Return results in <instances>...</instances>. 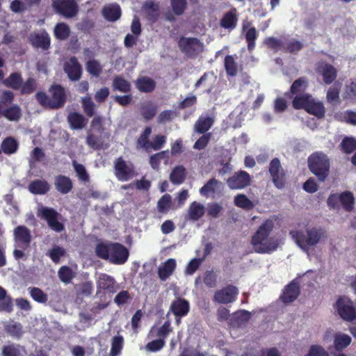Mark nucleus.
I'll return each mask as SVG.
<instances>
[{
	"instance_id": "12",
	"label": "nucleus",
	"mask_w": 356,
	"mask_h": 356,
	"mask_svg": "<svg viewBox=\"0 0 356 356\" xmlns=\"http://www.w3.org/2000/svg\"><path fill=\"white\" fill-rule=\"evenodd\" d=\"M251 177L244 170L236 172L232 177L227 179V184L230 189H243L250 184Z\"/></svg>"
},
{
	"instance_id": "19",
	"label": "nucleus",
	"mask_w": 356,
	"mask_h": 356,
	"mask_svg": "<svg viewBox=\"0 0 356 356\" xmlns=\"http://www.w3.org/2000/svg\"><path fill=\"white\" fill-rule=\"evenodd\" d=\"M15 241L17 246L26 250L30 246L31 241V231L23 225L17 226L14 231Z\"/></svg>"
},
{
	"instance_id": "17",
	"label": "nucleus",
	"mask_w": 356,
	"mask_h": 356,
	"mask_svg": "<svg viewBox=\"0 0 356 356\" xmlns=\"http://www.w3.org/2000/svg\"><path fill=\"white\" fill-rule=\"evenodd\" d=\"M51 94V109H58L64 106L67 97L65 88L59 84H53L49 90Z\"/></svg>"
},
{
	"instance_id": "30",
	"label": "nucleus",
	"mask_w": 356,
	"mask_h": 356,
	"mask_svg": "<svg viewBox=\"0 0 356 356\" xmlns=\"http://www.w3.org/2000/svg\"><path fill=\"white\" fill-rule=\"evenodd\" d=\"M204 207L201 203L193 202L188 209V218L193 221H197L201 218L204 214Z\"/></svg>"
},
{
	"instance_id": "13",
	"label": "nucleus",
	"mask_w": 356,
	"mask_h": 356,
	"mask_svg": "<svg viewBox=\"0 0 356 356\" xmlns=\"http://www.w3.org/2000/svg\"><path fill=\"white\" fill-rule=\"evenodd\" d=\"M29 43L35 49L48 50L51 46V38L45 30L40 32H32L28 38Z\"/></svg>"
},
{
	"instance_id": "64",
	"label": "nucleus",
	"mask_w": 356,
	"mask_h": 356,
	"mask_svg": "<svg viewBox=\"0 0 356 356\" xmlns=\"http://www.w3.org/2000/svg\"><path fill=\"white\" fill-rule=\"evenodd\" d=\"M132 297L131 296L129 292L128 291H120L114 298V302L118 305L122 306L126 304L129 300H131Z\"/></svg>"
},
{
	"instance_id": "41",
	"label": "nucleus",
	"mask_w": 356,
	"mask_h": 356,
	"mask_svg": "<svg viewBox=\"0 0 356 356\" xmlns=\"http://www.w3.org/2000/svg\"><path fill=\"white\" fill-rule=\"evenodd\" d=\"M352 341L350 336L346 334H336L334 337V346L337 351H341L348 347Z\"/></svg>"
},
{
	"instance_id": "44",
	"label": "nucleus",
	"mask_w": 356,
	"mask_h": 356,
	"mask_svg": "<svg viewBox=\"0 0 356 356\" xmlns=\"http://www.w3.org/2000/svg\"><path fill=\"white\" fill-rule=\"evenodd\" d=\"M143 8L145 10L147 17L149 20L155 22L159 17V5L153 1H147L145 3Z\"/></svg>"
},
{
	"instance_id": "16",
	"label": "nucleus",
	"mask_w": 356,
	"mask_h": 356,
	"mask_svg": "<svg viewBox=\"0 0 356 356\" xmlns=\"http://www.w3.org/2000/svg\"><path fill=\"white\" fill-rule=\"evenodd\" d=\"M64 72L72 81H79L83 73L81 65L75 56L70 57L63 65Z\"/></svg>"
},
{
	"instance_id": "62",
	"label": "nucleus",
	"mask_w": 356,
	"mask_h": 356,
	"mask_svg": "<svg viewBox=\"0 0 356 356\" xmlns=\"http://www.w3.org/2000/svg\"><path fill=\"white\" fill-rule=\"evenodd\" d=\"M22 94H31L36 89V81L33 78H29L21 86Z\"/></svg>"
},
{
	"instance_id": "26",
	"label": "nucleus",
	"mask_w": 356,
	"mask_h": 356,
	"mask_svg": "<svg viewBox=\"0 0 356 356\" xmlns=\"http://www.w3.org/2000/svg\"><path fill=\"white\" fill-rule=\"evenodd\" d=\"M136 87L141 92L149 93L156 88V82L148 76H140L136 81Z\"/></svg>"
},
{
	"instance_id": "61",
	"label": "nucleus",
	"mask_w": 356,
	"mask_h": 356,
	"mask_svg": "<svg viewBox=\"0 0 356 356\" xmlns=\"http://www.w3.org/2000/svg\"><path fill=\"white\" fill-rule=\"evenodd\" d=\"M72 165L74 171L76 172L79 179L83 181H89V175L86 172V170L83 165L78 163L76 161H72Z\"/></svg>"
},
{
	"instance_id": "51",
	"label": "nucleus",
	"mask_w": 356,
	"mask_h": 356,
	"mask_svg": "<svg viewBox=\"0 0 356 356\" xmlns=\"http://www.w3.org/2000/svg\"><path fill=\"white\" fill-rule=\"evenodd\" d=\"M234 204L236 207L245 210L253 209V202L244 194H238L234 197Z\"/></svg>"
},
{
	"instance_id": "55",
	"label": "nucleus",
	"mask_w": 356,
	"mask_h": 356,
	"mask_svg": "<svg viewBox=\"0 0 356 356\" xmlns=\"http://www.w3.org/2000/svg\"><path fill=\"white\" fill-rule=\"evenodd\" d=\"M30 296L37 302L46 303L48 296L41 289L38 287L30 288Z\"/></svg>"
},
{
	"instance_id": "58",
	"label": "nucleus",
	"mask_w": 356,
	"mask_h": 356,
	"mask_svg": "<svg viewBox=\"0 0 356 356\" xmlns=\"http://www.w3.org/2000/svg\"><path fill=\"white\" fill-rule=\"evenodd\" d=\"M172 12L176 15H181L187 8L186 0H170Z\"/></svg>"
},
{
	"instance_id": "36",
	"label": "nucleus",
	"mask_w": 356,
	"mask_h": 356,
	"mask_svg": "<svg viewBox=\"0 0 356 356\" xmlns=\"http://www.w3.org/2000/svg\"><path fill=\"white\" fill-rule=\"evenodd\" d=\"M312 98V95L309 93H302L296 95L292 100V106L295 109H304L305 111Z\"/></svg>"
},
{
	"instance_id": "37",
	"label": "nucleus",
	"mask_w": 356,
	"mask_h": 356,
	"mask_svg": "<svg viewBox=\"0 0 356 356\" xmlns=\"http://www.w3.org/2000/svg\"><path fill=\"white\" fill-rule=\"evenodd\" d=\"M2 117L11 122H17L22 117V110L18 104H12L8 106Z\"/></svg>"
},
{
	"instance_id": "27",
	"label": "nucleus",
	"mask_w": 356,
	"mask_h": 356,
	"mask_svg": "<svg viewBox=\"0 0 356 356\" xmlns=\"http://www.w3.org/2000/svg\"><path fill=\"white\" fill-rule=\"evenodd\" d=\"M176 261L175 259H168L159 268L158 275L161 280L165 281L175 271Z\"/></svg>"
},
{
	"instance_id": "23",
	"label": "nucleus",
	"mask_w": 356,
	"mask_h": 356,
	"mask_svg": "<svg viewBox=\"0 0 356 356\" xmlns=\"http://www.w3.org/2000/svg\"><path fill=\"white\" fill-rule=\"evenodd\" d=\"M103 17L108 22H115L121 17L120 6L118 3H111L104 6L102 10Z\"/></svg>"
},
{
	"instance_id": "42",
	"label": "nucleus",
	"mask_w": 356,
	"mask_h": 356,
	"mask_svg": "<svg viewBox=\"0 0 356 356\" xmlns=\"http://www.w3.org/2000/svg\"><path fill=\"white\" fill-rule=\"evenodd\" d=\"M15 99V95L10 90H3L0 97V118H2L3 112Z\"/></svg>"
},
{
	"instance_id": "7",
	"label": "nucleus",
	"mask_w": 356,
	"mask_h": 356,
	"mask_svg": "<svg viewBox=\"0 0 356 356\" xmlns=\"http://www.w3.org/2000/svg\"><path fill=\"white\" fill-rule=\"evenodd\" d=\"M178 47L183 54L191 58H195L203 50V44L196 38L181 37Z\"/></svg>"
},
{
	"instance_id": "32",
	"label": "nucleus",
	"mask_w": 356,
	"mask_h": 356,
	"mask_svg": "<svg viewBox=\"0 0 356 356\" xmlns=\"http://www.w3.org/2000/svg\"><path fill=\"white\" fill-rule=\"evenodd\" d=\"M67 122L73 129H81L86 124L85 117L77 112H71L67 116Z\"/></svg>"
},
{
	"instance_id": "3",
	"label": "nucleus",
	"mask_w": 356,
	"mask_h": 356,
	"mask_svg": "<svg viewBox=\"0 0 356 356\" xmlns=\"http://www.w3.org/2000/svg\"><path fill=\"white\" fill-rule=\"evenodd\" d=\"M308 168L320 182L325 181L330 175V161L323 152H315L307 159Z\"/></svg>"
},
{
	"instance_id": "56",
	"label": "nucleus",
	"mask_w": 356,
	"mask_h": 356,
	"mask_svg": "<svg viewBox=\"0 0 356 356\" xmlns=\"http://www.w3.org/2000/svg\"><path fill=\"white\" fill-rule=\"evenodd\" d=\"M152 133V128L150 127H146L137 140V143L140 147L145 149H149L150 141L149 140V136Z\"/></svg>"
},
{
	"instance_id": "35",
	"label": "nucleus",
	"mask_w": 356,
	"mask_h": 356,
	"mask_svg": "<svg viewBox=\"0 0 356 356\" xmlns=\"http://www.w3.org/2000/svg\"><path fill=\"white\" fill-rule=\"evenodd\" d=\"M305 111L318 118H321L325 115V107L322 102H316L314 98L309 102Z\"/></svg>"
},
{
	"instance_id": "40",
	"label": "nucleus",
	"mask_w": 356,
	"mask_h": 356,
	"mask_svg": "<svg viewBox=\"0 0 356 356\" xmlns=\"http://www.w3.org/2000/svg\"><path fill=\"white\" fill-rule=\"evenodd\" d=\"M340 203L346 211H351L354 208L355 197L350 191H344L340 193Z\"/></svg>"
},
{
	"instance_id": "54",
	"label": "nucleus",
	"mask_w": 356,
	"mask_h": 356,
	"mask_svg": "<svg viewBox=\"0 0 356 356\" xmlns=\"http://www.w3.org/2000/svg\"><path fill=\"white\" fill-rule=\"evenodd\" d=\"M81 104H82L83 110L85 114L88 117L91 118L95 115V104L92 102L91 97H86L82 98Z\"/></svg>"
},
{
	"instance_id": "63",
	"label": "nucleus",
	"mask_w": 356,
	"mask_h": 356,
	"mask_svg": "<svg viewBox=\"0 0 356 356\" xmlns=\"http://www.w3.org/2000/svg\"><path fill=\"white\" fill-rule=\"evenodd\" d=\"M264 42L268 48L273 49L275 51L281 49L283 50L284 44L281 40L275 38V37L266 38Z\"/></svg>"
},
{
	"instance_id": "50",
	"label": "nucleus",
	"mask_w": 356,
	"mask_h": 356,
	"mask_svg": "<svg viewBox=\"0 0 356 356\" xmlns=\"http://www.w3.org/2000/svg\"><path fill=\"white\" fill-rule=\"evenodd\" d=\"M213 122L211 118H200L195 122V129L199 134H204L211 128Z\"/></svg>"
},
{
	"instance_id": "49",
	"label": "nucleus",
	"mask_w": 356,
	"mask_h": 356,
	"mask_svg": "<svg viewBox=\"0 0 356 356\" xmlns=\"http://www.w3.org/2000/svg\"><path fill=\"white\" fill-rule=\"evenodd\" d=\"M172 206V197L169 194L163 195L157 202L158 211L162 214L167 213Z\"/></svg>"
},
{
	"instance_id": "29",
	"label": "nucleus",
	"mask_w": 356,
	"mask_h": 356,
	"mask_svg": "<svg viewBox=\"0 0 356 356\" xmlns=\"http://www.w3.org/2000/svg\"><path fill=\"white\" fill-rule=\"evenodd\" d=\"M187 175L184 166L179 165L172 168L170 174V181L175 185L181 184L186 179Z\"/></svg>"
},
{
	"instance_id": "11",
	"label": "nucleus",
	"mask_w": 356,
	"mask_h": 356,
	"mask_svg": "<svg viewBox=\"0 0 356 356\" xmlns=\"http://www.w3.org/2000/svg\"><path fill=\"white\" fill-rule=\"evenodd\" d=\"M339 316L345 321H352L356 318V311L352 302L345 298H339L336 302Z\"/></svg>"
},
{
	"instance_id": "5",
	"label": "nucleus",
	"mask_w": 356,
	"mask_h": 356,
	"mask_svg": "<svg viewBox=\"0 0 356 356\" xmlns=\"http://www.w3.org/2000/svg\"><path fill=\"white\" fill-rule=\"evenodd\" d=\"M37 216L45 220L51 230L60 233L65 229L64 224L60 221L62 216L54 208L40 206L38 209Z\"/></svg>"
},
{
	"instance_id": "60",
	"label": "nucleus",
	"mask_w": 356,
	"mask_h": 356,
	"mask_svg": "<svg viewBox=\"0 0 356 356\" xmlns=\"http://www.w3.org/2000/svg\"><path fill=\"white\" fill-rule=\"evenodd\" d=\"M204 258H194L187 264L185 269V274L188 275H193L201 266Z\"/></svg>"
},
{
	"instance_id": "15",
	"label": "nucleus",
	"mask_w": 356,
	"mask_h": 356,
	"mask_svg": "<svg viewBox=\"0 0 356 356\" xmlns=\"http://www.w3.org/2000/svg\"><path fill=\"white\" fill-rule=\"evenodd\" d=\"M300 293V287L298 281L293 280L286 284L280 296V300L285 305L294 302Z\"/></svg>"
},
{
	"instance_id": "22",
	"label": "nucleus",
	"mask_w": 356,
	"mask_h": 356,
	"mask_svg": "<svg viewBox=\"0 0 356 356\" xmlns=\"http://www.w3.org/2000/svg\"><path fill=\"white\" fill-rule=\"evenodd\" d=\"M54 186L60 193L65 195L69 193L72 190L73 183L70 177L59 175L55 177Z\"/></svg>"
},
{
	"instance_id": "4",
	"label": "nucleus",
	"mask_w": 356,
	"mask_h": 356,
	"mask_svg": "<svg viewBox=\"0 0 356 356\" xmlns=\"http://www.w3.org/2000/svg\"><path fill=\"white\" fill-rule=\"evenodd\" d=\"M296 242L304 250L316 245L321 238L325 235V232L323 229L312 228L306 230V233L302 231H296L291 232Z\"/></svg>"
},
{
	"instance_id": "18",
	"label": "nucleus",
	"mask_w": 356,
	"mask_h": 356,
	"mask_svg": "<svg viewBox=\"0 0 356 356\" xmlns=\"http://www.w3.org/2000/svg\"><path fill=\"white\" fill-rule=\"evenodd\" d=\"M316 72L322 76L324 83L327 85L333 83L337 77V69L325 61H321L317 64Z\"/></svg>"
},
{
	"instance_id": "48",
	"label": "nucleus",
	"mask_w": 356,
	"mask_h": 356,
	"mask_svg": "<svg viewBox=\"0 0 356 356\" xmlns=\"http://www.w3.org/2000/svg\"><path fill=\"white\" fill-rule=\"evenodd\" d=\"M0 310L10 312L13 310L11 298L7 296L6 291L0 286Z\"/></svg>"
},
{
	"instance_id": "20",
	"label": "nucleus",
	"mask_w": 356,
	"mask_h": 356,
	"mask_svg": "<svg viewBox=\"0 0 356 356\" xmlns=\"http://www.w3.org/2000/svg\"><path fill=\"white\" fill-rule=\"evenodd\" d=\"M189 310V302L184 298H178L172 302L168 315L172 312L175 316H185L188 314Z\"/></svg>"
},
{
	"instance_id": "38",
	"label": "nucleus",
	"mask_w": 356,
	"mask_h": 356,
	"mask_svg": "<svg viewBox=\"0 0 356 356\" xmlns=\"http://www.w3.org/2000/svg\"><path fill=\"white\" fill-rule=\"evenodd\" d=\"M334 118L341 122L356 125V111L346 110L335 113Z\"/></svg>"
},
{
	"instance_id": "46",
	"label": "nucleus",
	"mask_w": 356,
	"mask_h": 356,
	"mask_svg": "<svg viewBox=\"0 0 356 356\" xmlns=\"http://www.w3.org/2000/svg\"><path fill=\"white\" fill-rule=\"evenodd\" d=\"M341 149L346 154H350L356 150V138L352 136H346L340 143Z\"/></svg>"
},
{
	"instance_id": "43",
	"label": "nucleus",
	"mask_w": 356,
	"mask_h": 356,
	"mask_svg": "<svg viewBox=\"0 0 356 356\" xmlns=\"http://www.w3.org/2000/svg\"><path fill=\"white\" fill-rule=\"evenodd\" d=\"M23 82L21 74L18 72L11 73L3 81L4 84L13 90H19Z\"/></svg>"
},
{
	"instance_id": "8",
	"label": "nucleus",
	"mask_w": 356,
	"mask_h": 356,
	"mask_svg": "<svg viewBox=\"0 0 356 356\" xmlns=\"http://www.w3.org/2000/svg\"><path fill=\"white\" fill-rule=\"evenodd\" d=\"M114 173L119 181H127L135 176V168L133 163H127L120 156L114 162Z\"/></svg>"
},
{
	"instance_id": "59",
	"label": "nucleus",
	"mask_w": 356,
	"mask_h": 356,
	"mask_svg": "<svg viewBox=\"0 0 356 356\" xmlns=\"http://www.w3.org/2000/svg\"><path fill=\"white\" fill-rule=\"evenodd\" d=\"M203 282L208 288L216 286L217 276L213 270H207L204 272Z\"/></svg>"
},
{
	"instance_id": "52",
	"label": "nucleus",
	"mask_w": 356,
	"mask_h": 356,
	"mask_svg": "<svg viewBox=\"0 0 356 356\" xmlns=\"http://www.w3.org/2000/svg\"><path fill=\"white\" fill-rule=\"evenodd\" d=\"M113 86L115 90L122 92H129L131 90L129 82L120 76L114 78Z\"/></svg>"
},
{
	"instance_id": "33",
	"label": "nucleus",
	"mask_w": 356,
	"mask_h": 356,
	"mask_svg": "<svg viewBox=\"0 0 356 356\" xmlns=\"http://www.w3.org/2000/svg\"><path fill=\"white\" fill-rule=\"evenodd\" d=\"M140 113L145 120H151L157 113V106L152 101L145 102L141 104Z\"/></svg>"
},
{
	"instance_id": "24",
	"label": "nucleus",
	"mask_w": 356,
	"mask_h": 356,
	"mask_svg": "<svg viewBox=\"0 0 356 356\" xmlns=\"http://www.w3.org/2000/svg\"><path fill=\"white\" fill-rule=\"evenodd\" d=\"M237 10L235 8L227 12L220 21V25L225 29L232 30L236 27L238 17Z\"/></svg>"
},
{
	"instance_id": "1",
	"label": "nucleus",
	"mask_w": 356,
	"mask_h": 356,
	"mask_svg": "<svg viewBox=\"0 0 356 356\" xmlns=\"http://www.w3.org/2000/svg\"><path fill=\"white\" fill-rule=\"evenodd\" d=\"M274 228V222L270 219L264 220L252 235L251 244L254 252L259 254H270L277 250L278 243L270 234Z\"/></svg>"
},
{
	"instance_id": "39",
	"label": "nucleus",
	"mask_w": 356,
	"mask_h": 356,
	"mask_svg": "<svg viewBox=\"0 0 356 356\" xmlns=\"http://www.w3.org/2000/svg\"><path fill=\"white\" fill-rule=\"evenodd\" d=\"M70 35V26L64 22H59L56 24L54 29V35L59 40H65Z\"/></svg>"
},
{
	"instance_id": "53",
	"label": "nucleus",
	"mask_w": 356,
	"mask_h": 356,
	"mask_svg": "<svg viewBox=\"0 0 356 356\" xmlns=\"http://www.w3.org/2000/svg\"><path fill=\"white\" fill-rule=\"evenodd\" d=\"M58 275L60 280L65 284L71 282L74 278V275L70 267L63 266L60 268L58 272Z\"/></svg>"
},
{
	"instance_id": "31",
	"label": "nucleus",
	"mask_w": 356,
	"mask_h": 356,
	"mask_svg": "<svg viewBox=\"0 0 356 356\" xmlns=\"http://www.w3.org/2000/svg\"><path fill=\"white\" fill-rule=\"evenodd\" d=\"M1 151L7 155L13 154L19 149L18 141L12 136L4 138L1 145Z\"/></svg>"
},
{
	"instance_id": "45",
	"label": "nucleus",
	"mask_w": 356,
	"mask_h": 356,
	"mask_svg": "<svg viewBox=\"0 0 356 356\" xmlns=\"http://www.w3.org/2000/svg\"><path fill=\"white\" fill-rule=\"evenodd\" d=\"M224 66L227 76H235L238 72V66L234 58L232 55L225 57Z\"/></svg>"
},
{
	"instance_id": "14",
	"label": "nucleus",
	"mask_w": 356,
	"mask_h": 356,
	"mask_svg": "<svg viewBox=\"0 0 356 356\" xmlns=\"http://www.w3.org/2000/svg\"><path fill=\"white\" fill-rule=\"evenodd\" d=\"M238 294V289L229 284L222 289L217 290L214 293L213 300L221 304L231 303L235 301Z\"/></svg>"
},
{
	"instance_id": "21",
	"label": "nucleus",
	"mask_w": 356,
	"mask_h": 356,
	"mask_svg": "<svg viewBox=\"0 0 356 356\" xmlns=\"http://www.w3.org/2000/svg\"><path fill=\"white\" fill-rule=\"evenodd\" d=\"M250 25L251 23H247L243 24L242 26L249 52H252L256 46L255 41L259 35L256 28L254 26H250Z\"/></svg>"
},
{
	"instance_id": "10",
	"label": "nucleus",
	"mask_w": 356,
	"mask_h": 356,
	"mask_svg": "<svg viewBox=\"0 0 356 356\" xmlns=\"http://www.w3.org/2000/svg\"><path fill=\"white\" fill-rule=\"evenodd\" d=\"M268 171L275 186L278 189L283 188L286 184V172L278 158L270 161Z\"/></svg>"
},
{
	"instance_id": "6",
	"label": "nucleus",
	"mask_w": 356,
	"mask_h": 356,
	"mask_svg": "<svg viewBox=\"0 0 356 356\" xmlns=\"http://www.w3.org/2000/svg\"><path fill=\"white\" fill-rule=\"evenodd\" d=\"M97 292L96 296L100 298H106V294H114L119 289V285L113 277L106 274L101 273L97 281Z\"/></svg>"
},
{
	"instance_id": "34",
	"label": "nucleus",
	"mask_w": 356,
	"mask_h": 356,
	"mask_svg": "<svg viewBox=\"0 0 356 356\" xmlns=\"http://www.w3.org/2000/svg\"><path fill=\"white\" fill-rule=\"evenodd\" d=\"M308 79L305 76H301L295 80L290 88L289 93L293 95H299L304 93L308 87Z\"/></svg>"
},
{
	"instance_id": "57",
	"label": "nucleus",
	"mask_w": 356,
	"mask_h": 356,
	"mask_svg": "<svg viewBox=\"0 0 356 356\" xmlns=\"http://www.w3.org/2000/svg\"><path fill=\"white\" fill-rule=\"evenodd\" d=\"M303 44L296 40H292L283 46V51L286 53L296 54L303 48Z\"/></svg>"
},
{
	"instance_id": "28",
	"label": "nucleus",
	"mask_w": 356,
	"mask_h": 356,
	"mask_svg": "<svg viewBox=\"0 0 356 356\" xmlns=\"http://www.w3.org/2000/svg\"><path fill=\"white\" fill-rule=\"evenodd\" d=\"M50 189L49 183L44 179H35L29 185V191L35 195H44Z\"/></svg>"
},
{
	"instance_id": "2",
	"label": "nucleus",
	"mask_w": 356,
	"mask_h": 356,
	"mask_svg": "<svg viewBox=\"0 0 356 356\" xmlns=\"http://www.w3.org/2000/svg\"><path fill=\"white\" fill-rule=\"evenodd\" d=\"M96 255L102 259L109 260L116 265L124 264L128 259V250L119 243H99L95 248Z\"/></svg>"
},
{
	"instance_id": "47",
	"label": "nucleus",
	"mask_w": 356,
	"mask_h": 356,
	"mask_svg": "<svg viewBox=\"0 0 356 356\" xmlns=\"http://www.w3.org/2000/svg\"><path fill=\"white\" fill-rule=\"evenodd\" d=\"M124 346V338L121 335L114 336L111 340L110 356H118Z\"/></svg>"
},
{
	"instance_id": "25",
	"label": "nucleus",
	"mask_w": 356,
	"mask_h": 356,
	"mask_svg": "<svg viewBox=\"0 0 356 356\" xmlns=\"http://www.w3.org/2000/svg\"><path fill=\"white\" fill-rule=\"evenodd\" d=\"M222 183L216 178L210 179L200 189V193L202 196L209 197L220 191Z\"/></svg>"
},
{
	"instance_id": "9",
	"label": "nucleus",
	"mask_w": 356,
	"mask_h": 356,
	"mask_svg": "<svg viewBox=\"0 0 356 356\" xmlns=\"http://www.w3.org/2000/svg\"><path fill=\"white\" fill-rule=\"evenodd\" d=\"M52 7L56 13L66 18H72L79 12V6L75 0H53Z\"/></svg>"
}]
</instances>
